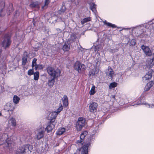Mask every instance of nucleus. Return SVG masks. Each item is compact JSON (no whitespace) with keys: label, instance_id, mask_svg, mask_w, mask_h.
I'll return each instance as SVG.
<instances>
[{"label":"nucleus","instance_id":"6","mask_svg":"<svg viewBox=\"0 0 154 154\" xmlns=\"http://www.w3.org/2000/svg\"><path fill=\"white\" fill-rule=\"evenodd\" d=\"M85 119L83 117L78 118L76 124V128L77 131H80L81 130L82 128L85 125Z\"/></svg>","mask_w":154,"mask_h":154},{"label":"nucleus","instance_id":"14","mask_svg":"<svg viewBox=\"0 0 154 154\" xmlns=\"http://www.w3.org/2000/svg\"><path fill=\"white\" fill-rule=\"evenodd\" d=\"M29 57V54L27 52L25 51L24 52L22 58V65L25 66L27 62V58Z\"/></svg>","mask_w":154,"mask_h":154},{"label":"nucleus","instance_id":"27","mask_svg":"<svg viewBox=\"0 0 154 154\" xmlns=\"http://www.w3.org/2000/svg\"><path fill=\"white\" fill-rule=\"evenodd\" d=\"M20 100V98L17 95H14L13 98V101L16 104L18 103Z\"/></svg>","mask_w":154,"mask_h":154},{"label":"nucleus","instance_id":"39","mask_svg":"<svg viewBox=\"0 0 154 154\" xmlns=\"http://www.w3.org/2000/svg\"><path fill=\"white\" fill-rule=\"evenodd\" d=\"M34 73L33 68H32V69H29L28 71V75H33Z\"/></svg>","mask_w":154,"mask_h":154},{"label":"nucleus","instance_id":"2","mask_svg":"<svg viewBox=\"0 0 154 154\" xmlns=\"http://www.w3.org/2000/svg\"><path fill=\"white\" fill-rule=\"evenodd\" d=\"M33 149V146L29 144L23 145L16 150L15 154H29Z\"/></svg>","mask_w":154,"mask_h":154},{"label":"nucleus","instance_id":"13","mask_svg":"<svg viewBox=\"0 0 154 154\" xmlns=\"http://www.w3.org/2000/svg\"><path fill=\"white\" fill-rule=\"evenodd\" d=\"M154 65V53L153 54V58L149 60H148L146 64V66L148 69L152 68Z\"/></svg>","mask_w":154,"mask_h":154},{"label":"nucleus","instance_id":"24","mask_svg":"<svg viewBox=\"0 0 154 154\" xmlns=\"http://www.w3.org/2000/svg\"><path fill=\"white\" fill-rule=\"evenodd\" d=\"M5 3L4 2H2L0 3V16H2V13L3 11V9L4 8Z\"/></svg>","mask_w":154,"mask_h":154},{"label":"nucleus","instance_id":"44","mask_svg":"<svg viewBox=\"0 0 154 154\" xmlns=\"http://www.w3.org/2000/svg\"><path fill=\"white\" fill-rule=\"evenodd\" d=\"M99 46H99V45H97V46H95V51H98V49L100 48L99 47Z\"/></svg>","mask_w":154,"mask_h":154},{"label":"nucleus","instance_id":"15","mask_svg":"<svg viewBox=\"0 0 154 154\" xmlns=\"http://www.w3.org/2000/svg\"><path fill=\"white\" fill-rule=\"evenodd\" d=\"M70 46V43L68 42H65L64 45L63 47V50L64 51H68L69 49Z\"/></svg>","mask_w":154,"mask_h":154},{"label":"nucleus","instance_id":"23","mask_svg":"<svg viewBox=\"0 0 154 154\" xmlns=\"http://www.w3.org/2000/svg\"><path fill=\"white\" fill-rule=\"evenodd\" d=\"M76 38V35L75 33H72L71 34L69 40V41L74 42Z\"/></svg>","mask_w":154,"mask_h":154},{"label":"nucleus","instance_id":"46","mask_svg":"<svg viewBox=\"0 0 154 154\" xmlns=\"http://www.w3.org/2000/svg\"><path fill=\"white\" fill-rule=\"evenodd\" d=\"M111 98H112L114 99L115 100V95H112L111 96Z\"/></svg>","mask_w":154,"mask_h":154},{"label":"nucleus","instance_id":"26","mask_svg":"<svg viewBox=\"0 0 154 154\" xmlns=\"http://www.w3.org/2000/svg\"><path fill=\"white\" fill-rule=\"evenodd\" d=\"M91 18L90 17H88L85 18L83 19L81 21V24L82 25L86 23H87L88 21H90L91 20Z\"/></svg>","mask_w":154,"mask_h":154},{"label":"nucleus","instance_id":"34","mask_svg":"<svg viewBox=\"0 0 154 154\" xmlns=\"http://www.w3.org/2000/svg\"><path fill=\"white\" fill-rule=\"evenodd\" d=\"M48 148L47 147L46 145L44 146H42L41 148V152L42 153H45L48 151Z\"/></svg>","mask_w":154,"mask_h":154},{"label":"nucleus","instance_id":"20","mask_svg":"<svg viewBox=\"0 0 154 154\" xmlns=\"http://www.w3.org/2000/svg\"><path fill=\"white\" fill-rule=\"evenodd\" d=\"M29 6L32 8H35L39 9L40 8L39 4L38 2H32L29 5Z\"/></svg>","mask_w":154,"mask_h":154},{"label":"nucleus","instance_id":"36","mask_svg":"<svg viewBox=\"0 0 154 154\" xmlns=\"http://www.w3.org/2000/svg\"><path fill=\"white\" fill-rule=\"evenodd\" d=\"M43 67L42 65L37 64L35 66V70H37L38 69H42Z\"/></svg>","mask_w":154,"mask_h":154},{"label":"nucleus","instance_id":"12","mask_svg":"<svg viewBox=\"0 0 154 154\" xmlns=\"http://www.w3.org/2000/svg\"><path fill=\"white\" fill-rule=\"evenodd\" d=\"M97 104L95 102H93L89 105V111L92 112H95L97 111Z\"/></svg>","mask_w":154,"mask_h":154},{"label":"nucleus","instance_id":"4","mask_svg":"<svg viewBox=\"0 0 154 154\" xmlns=\"http://www.w3.org/2000/svg\"><path fill=\"white\" fill-rule=\"evenodd\" d=\"M11 34L9 33L6 34L4 35L1 44L5 49L9 48L12 42L11 40Z\"/></svg>","mask_w":154,"mask_h":154},{"label":"nucleus","instance_id":"18","mask_svg":"<svg viewBox=\"0 0 154 154\" xmlns=\"http://www.w3.org/2000/svg\"><path fill=\"white\" fill-rule=\"evenodd\" d=\"M153 84L154 83L152 81H151L148 83L145 87L144 91H148L150 88L152 86Z\"/></svg>","mask_w":154,"mask_h":154},{"label":"nucleus","instance_id":"30","mask_svg":"<svg viewBox=\"0 0 154 154\" xmlns=\"http://www.w3.org/2000/svg\"><path fill=\"white\" fill-rule=\"evenodd\" d=\"M50 2V0H45V4L43 6H42V9L43 10L44 9L47 8L48 5Z\"/></svg>","mask_w":154,"mask_h":154},{"label":"nucleus","instance_id":"8","mask_svg":"<svg viewBox=\"0 0 154 154\" xmlns=\"http://www.w3.org/2000/svg\"><path fill=\"white\" fill-rule=\"evenodd\" d=\"M74 68L79 73H80L82 71L85 70V66L84 64L81 63L80 62L77 61L75 63Z\"/></svg>","mask_w":154,"mask_h":154},{"label":"nucleus","instance_id":"35","mask_svg":"<svg viewBox=\"0 0 154 154\" xmlns=\"http://www.w3.org/2000/svg\"><path fill=\"white\" fill-rule=\"evenodd\" d=\"M117 85V83L115 82H113L111 83L109 85V88L111 89L113 88H115L116 87Z\"/></svg>","mask_w":154,"mask_h":154},{"label":"nucleus","instance_id":"19","mask_svg":"<svg viewBox=\"0 0 154 154\" xmlns=\"http://www.w3.org/2000/svg\"><path fill=\"white\" fill-rule=\"evenodd\" d=\"M66 129L64 128H59L56 132L57 135H62L65 131Z\"/></svg>","mask_w":154,"mask_h":154},{"label":"nucleus","instance_id":"11","mask_svg":"<svg viewBox=\"0 0 154 154\" xmlns=\"http://www.w3.org/2000/svg\"><path fill=\"white\" fill-rule=\"evenodd\" d=\"M37 133L36 137L38 140H39L42 138L44 135L45 131L41 129H39L36 131Z\"/></svg>","mask_w":154,"mask_h":154},{"label":"nucleus","instance_id":"21","mask_svg":"<svg viewBox=\"0 0 154 154\" xmlns=\"http://www.w3.org/2000/svg\"><path fill=\"white\" fill-rule=\"evenodd\" d=\"M63 104L66 107L67 106L68 104V100L67 96L64 95L62 99Z\"/></svg>","mask_w":154,"mask_h":154},{"label":"nucleus","instance_id":"25","mask_svg":"<svg viewBox=\"0 0 154 154\" xmlns=\"http://www.w3.org/2000/svg\"><path fill=\"white\" fill-rule=\"evenodd\" d=\"M33 75H34V79L35 81L38 80L39 77V72L36 71L34 72Z\"/></svg>","mask_w":154,"mask_h":154},{"label":"nucleus","instance_id":"49","mask_svg":"<svg viewBox=\"0 0 154 154\" xmlns=\"http://www.w3.org/2000/svg\"><path fill=\"white\" fill-rule=\"evenodd\" d=\"M140 104V103H138L136 105H139V104Z\"/></svg>","mask_w":154,"mask_h":154},{"label":"nucleus","instance_id":"47","mask_svg":"<svg viewBox=\"0 0 154 154\" xmlns=\"http://www.w3.org/2000/svg\"><path fill=\"white\" fill-rule=\"evenodd\" d=\"M56 30H57V32H61V30H60V29H58H58H56Z\"/></svg>","mask_w":154,"mask_h":154},{"label":"nucleus","instance_id":"5","mask_svg":"<svg viewBox=\"0 0 154 154\" xmlns=\"http://www.w3.org/2000/svg\"><path fill=\"white\" fill-rule=\"evenodd\" d=\"M46 69L49 75L51 77L57 78L60 75L61 71L59 69H55L51 66H48Z\"/></svg>","mask_w":154,"mask_h":154},{"label":"nucleus","instance_id":"1","mask_svg":"<svg viewBox=\"0 0 154 154\" xmlns=\"http://www.w3.org/2000/svg\"><path fill=\"white\" fill-rule=\"evenodd\" d=\"M11 139L8 137L7 133L0 131V146L5 144L6 147L10 149L12 147Z\"/></svg>","mask_w":154,"mask_h":154},{"label":"nucleus","instance_id":"17","mask_svg":"<svg viewBox=\"0 0 154 154\" xmlns=\"http://www.w3.org/2000/svg\"><path fill=\"white\" fill-rule=\"evenodd\" d=\"M56 78L55 77L49 78L48 82V84L50 88L52 87L54 85L55 82V79Z\"/></svg>","mask_w":154,"mask_h":154},{"label":"nucleus","instance_id":"40","mask_svg":"<svg viewBox=\"0 0 154 154\" xmlns=\"http://www.w3.org/2000/svg\"><path fill=\"white\" fill-rule=\"evenodd\" d=\"M63 106L61 105V106L57 109V112H55L57 113V115L58 114V113H60L61 112V111L62 110V109H63Z\"/></svg>","mask_w":154,"mask_h":154},{"label":"nucleus","instance_id":"51","mask_svg":"<svg viewBox=\"0 0 154 154\" xmlns=\"http://www.w3.org/2000/svg\"><path fill=\"white\" fill-rule=\"evenodd\" d=\"M135 105V104H134V105H132V106H134Z\"/></svg>","mask_w":154,"mask_h":154},{"label":"nucleus","instance_id":"31","mask_svg":"<svg viewBox=\"0 0 154 154\" xmlns=\"http://www.w3.org/2000/svg\"><path fill=\"white\" fill-rule=\"evenodd\" d=\"M88 134V132L86 131H84L83 132H82L80 136V139H82V140H84V138H85V136Z\"/></svg>","mask_w":154,"mask_h":154},{"label":"nucleus","instance_id":"38","mask_svg":"<svg viewBox=\"0 0 154 154\" xmlns=\"http://www.w3.org/2000/svg\"><path fill=\"white\" fill-rule=\"evenodd\" d=\"M37 60V59L35 58H34L33 59L32 64V68H33L37 64H36Z\"/></svg>","mask_w":154,"mask_h":154},{"label":"nucleus","instance_id":"37","mask_svg":"<svg viewBox=\"0 0 154 154\" xmlns=\"http://www.w3.org/2000/svg\"><path fill=\"white\" fill-rule=\"evenodd\" d=\"M84 143V140L81 139L79 140H78L76 141V143L78 145H82Z\"/></svg>","mask_w":154,"mask_h":154},{"label":"nucleus","instance_id":"16","mask_svg":"<svg viewBox=\"0 0 154 154\" xmlns=\"http://www.w3.org/2000/svg\"><path fill=\"white\" fill-rule=\"evenodd\" d=\"M114 72L112 69L111 68L108 69V70L106 72V75L109 77H110L112 79L113 76L114 75Z\"/></svg>","mask_w":154,"mask_h":154},{"label":"nucleus","instance_id":"10","mask_svg":"<svg viewBox=\"0 0 154 154\" xmlns=\"http://www.w3.org/2000/svg\"><path fill=\"white\" fill-rule=\"evenodd\" d=\"M149 69V70L145 75V76L143 77V81L144 82H146L147 80H148L152 78V72H153L152 69Z\"/></svg>","mask_w":154,"mask_h":154},{"label":"nucleus","instance_id":"52","mask_svg":"<svg viewBox=\"0 0 154 154\" xmlns=\"http://www.w3.org/2000/svg\"><path fill=\"white\" fill-rule=\"evenodd\" d=\"M144 104V103H142V104Z\"/></svg>","mask_w":154,"mask_h":154},{"label":"nucleus","instance_id":"7","mask_svg":"<svg viewBox=\"0 0 154 154\" xmlns=\"http://www.w3.org/2000/svg\"><path fill=\"white\" fill-rule=\"evenodd\" d=\"M91 143L88 142L86 144L84 145L80 149H78L74 154H77L80 152L81 154H88V147L90 146Z\"/></svg>","mask_w":154,"mask_h":154},{"label":"nucleus","instance_id":"45","mask_svg":"<svg viewBox=\"0 0 154 154\" xmlns=\"http://www.w3.org/2000/svg\"><path fill=\"white\" fill-rule=\"evenodd\" d=\"M146 106L147 107H149V108L150 107H151V108H152L153 106H154L153 105H152L150 106V105H149V104H146Z\"/></svg>","mask_w":154,"mask_h":154},{"label":"nucleus","instance_id":"50","mask_svg":"<svg viewBox=\"0 0 154 154\" xmlns=\"http://www.w3.org/2000/svg\"><path fill=\"white\" fill-rule=\"evenodd\" d=\"M2 115V113L0 112V116H1Z\"/></svg>","mask_w":154,"mask_h":154},{"label":"nucleus","instance_id":"32","mask_svg":"<svg viewBox=\"0 0 154 154\" xmlns=\"http://www.w3.org/2000/svg\"><path fill=\"white\" fill-rule=\"evenodd\" d=\"M95 87L93 85L91 88L90 91L89 92V93L90 95H94L96 92Z\"/></svg>","mask_w":154,"mask_h":154},{"label":"nucleus","instance_id":"28","mask_svg":"<svg viewBox=\"0 0 154 154\" xmlns=\"http://www.w3.org/2000/svg\"><path fill=\"white\" fill-rule=\"evenodd\" d=\"M104 24L112 28H116V26L114 24H112L111 23L107 22L106 20H105L103 22Z\"/></svg>","mask_w":154,"mask_h":154},{"label":"nucleus","instance_id":"43","mask_svg":"<svg viewBox=\"0 0 154 154\" xmlns=\"http://www.w3.org/2000/svg\"><path fill=\"white\" fill-rule=\"evenodd\" d=\"M89 74L90 75H95V74L94 72V73L93 72V70L92 69L89 72Z\"/></svg>","mask_w":154,"mask_h":154},{"label":"nucleus","instance_id":"29","mask_svg":"<svg viewBox=\"0 0 154 154\" xmlns=\"http://www.w3.org/2000/svg\"><path fill=\"white\" fill-rule=\"evenodd\" d=\"M66 8L64 5L63 4L60 9L59 11V13L60 14H62L63 13L66 11Z\"/></svg>","mask_w":154,"mask_h":154},{"label":"nucleus","instance_id":"48","mask_svg":"<svg viewBox=\"0 0 154 154\" xmlns=\"http://www.w3.org/2000/svg\"><path fill=\"white\" fill-rule=\"evenodd\" d=\"M8 111H13V109H9L7 110Z\"/></svg>","mask_w":154,"mask_h":154},{"label":"nucleus","instance_id":"9","mask_svg":"<svg viewBox=\"0 0 154 154\" xmlns=\"http://www.w3.org/2000/svg\"><path fill=\"white\" fill-rule=\"evenodd\" d=\"M141 48L146 56H150L152 55V51L148 47L143 45L141 46Z\"/></svg>","mask_w":154,"mask_h":154},{"label":"nucleus","instance_id":"42","mask_svg":"<svg viewBox=\"0 0 154 154\" xmlns=\"http://www.w3.org/2000/svg\"><path fill=\"white\" fill-rule=\"evenodd\" d=\"M10 8H11V10H9V11L10 13H11L14 10L12 4H11L9 5V9H10Z\"/></svg>","mask_w":154,"mask_h":154},{"label":"nucleus","instance_id":"22","mask_svg":"<svg viewBox=\"0 0 154 154\" xmlns=\"http://www.w3.org/2000/svg\"><path fill=\"white\" fill-rule=\"evenodd\" d=\"M90 8L92 11L95 13L96 12V5L93 3H90Z\"/></svg>","mask_w":154,"mask_h":154},{"label":"nucleus","instance_id":"33","mask_svg":"<svg viewBox=\"0 0 154 154\" xmlns=\"http://www.w3.org/2000/svg\"><path fill=\"white\" fill-rule=\"evenodd\" d=\"M9 122H10L13 126H15L16 125V120L14 118H11Z\"/></svg>","mask_w":154,"mask_h":154},{"label":"nucleus","instance_id":"3","mask_svg":"<svg viewBox=\"0 0 154 154\" xmlns=\"http://www.w3.org/2000/svg\"><path fill=\"white\" fill-rule=\"evenodd\" d=\"M48 118L50 120V122L45 128V130L47 132H49L54 128L56 123L55 122V119L57 116V114L55 112H51Z\"/></svg>","mask_w":154,"mask_h":154},{"label":"nucleus","instance_id":"41","mask_svg":"<svg viewBox=\"0 0 154 154\" xmlns=\"http://www.w3.org/2000/svg\"><path fill=\"white\" fill-rule=\"evenodd\" d=\"M135 40L134 39H132L131 41L130 44L131 45H134L136 44Z\"/></svg>","mask_w":154,"mask_h":154}]
</instances>
